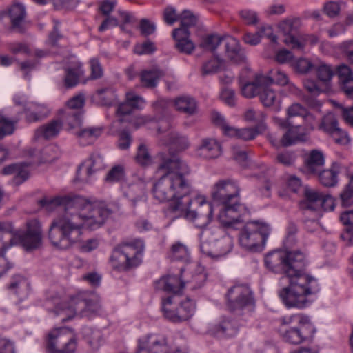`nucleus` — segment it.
<instances>
[{
    "mask_svg": "<svg viewBox=\"0 0 353 353\" xmlns=\"http://www.w3.org/2000/svg\"><path fill=\"white\" fill-rule=\"evenodd\" d=\"M42 207L63 206L64 212L54 218L50 226L48 239L57 248L66 250L81 240L83 229L95 230L102 226L110 216L120 210L118 203H106L68 194L40 201Z\"/></svg>",
    "mask_w": 353,
    "mask_h": 353,
    "instance_id": "f257e3e1",
    "label": "nucleus"
},
{
    "mask_svg": "<svg viewBox=\"0 0 353 353\" xmlns=\"http://www.w3.org/2000/svg\"><path fill=\"white\" fill-rule=\"evenodd\" d=\"M159 170L165 174L154 184L152 194L159 202L172 201L168 211L176 213L190 202L191 187L185 179L190 173L188 165L176 154H161Z\"/></svg>",
    "mask_w": 353,
    "mask_h": 353,
    "instance_id": "f03ea898",
    "label": "nucleus"
},
{
    "mask_svg": "<svg viewBox=\"0 0 353 353\" xmlns=\"http://www.w3.org/2000/svg\"><path fill=\"white\" fill-rule=\"evenodd\" d=\"M285 276L289 279V286L279 293L285 305L288 307L303 308L307 303V296L319 290L317 281L304 272L307 264L305 253L300 250H286Z\"/></svg>",
    "mask_w": 353,
    "mask_h": 353,
    "instance_id": "7ed1b4c3",
    "label": "nucleus"
},
{
    "mask_svg": "<svg viewBox=\"0 0 353 353\" xmlns=\"http://www.w3.org/2000/svg\"><path fill=\"white\" fill-rule=\"evenodd\" d=\"M241 188L237 181L225 179L218 181L212 187L213 200L221 205L218 219L226 228H236L241 216L248 213L247 208L240 201Z\"/></svg>",
    "mask_w": 353,
    "mask_h": 353,
    "instance_id": "20e7f679",
    "label": "nucleus"
},
{
    "mask_svg": "<svg viewBox=\"0 0 353 353\" xmlns=\"http://www.w3.org/2000/svg\"><path fill=\"white\" fill-rule=\"evenodd\" d=\"M42 243V230L37 219L26 222V230H15L12 223L0 222V263L7 265V270L13 268V263L7 261L6 251L12 245L21 244L27 251L39 248Z\"/></svg>",
    "mask_w": 353,
    "mask_h": 353,
    "instance_id": "39448f33",
    "label": "nucleus"
},
{
    "mask_svg": "<svg viewBox=\"0 0 353 353\" xmlns=\"http://www.w3.org/2000/svg\"><path fill=\"white\" fill-rule=\"evenodd\" d=\"M101 309L99 299L94 294H79L72 297L68 304L63 303L54 311L55 315L63 316V322L73 318L79 313L82 316L97 313Z\"/></svg>",
    "mask_w": 353,
    "mask_h": 353,
    "instance_id": "423d86ee",
    "label": "nucleus"
},
{
    "mask_svg": "<svg viewBox=\"0 0 353 353\" xmlns=\"http://www.w3.org/2000/svg\"><path fill=\"white\" fill-rule=\"evenodd\" d=\"M200 238L201 252L212 258L223 256L232 248V239L218 227L203 229Z\"/></svg>",
    "mask_w": 353,
    "mask_h": 353,
    "instance_id": "0eeeda50",
    "label": "nucleus"
},
{
    "mask_svg": "<svg viewBox=\"0 0 353 353\" xmlns=\"http://www.w3.org/2000/svg\"><path fill=\"white\" fill-rule=\"evenodd\" d=\"M143 250L144 243L140 239L118 245L110 257L112 267L119 270H126L138 266L141 263Z\"/></svg>",
    "mask_w": 353,
    "mask_h": 353,
    "instance_id": "6e6552de",
    "label": "nucleus"
},
{
    "mask_svg": "<svg viewBox=\"0 0 353 353\" xmlns=\"http://www.w3.org/2000/svg\"><path fill=\"white\" fill-rule=\"evenodd\" d=\"M270 231L266 223L256 221L247 222L239 233V243L247 250L256 251L265 245Z\"/></svg>",
    "mask_w": 353,
    "mask_h": 353,
    "instance_id": "1a4fd4ad",
    "label": "nucleus"
},
{
    "mask_svg": "<svg viewBox=\"0 0 353 353\" xmlns=\"http://www.w3.org/2000/svg\"><path fill=\"white\" fill-rule=\"evenodd\" d=\"M77 348V340L74 330L68 327L52 329L46 340L48 353H74Z\"/></svg>",
    "mask_w": 353,
    "mask_h": 353,
    "instance_id": "9d476101",
    "label": "nucleus"
},
{
    "mask_svg": "<svg viewBox=\"0 0 353 353\" xmlns=\"http://www.w3.org/2000/svg\"><path fill=\"white\" fill-rule=\"evenodd\" d=\"M190 202L183 208H181L176 214V216H184L195 223L199 228L206 226L212 219V205L205 201L202 197H190Z\"/></svg>",
    "mask_w": 353,
    "mask_h": 353,
    "instance_id": "9b49d317",
    "label": "nucleus"
},
{
    "mask_svg": "<svg viewBox=\"0 0 353 353\" xmlns=\"http://www.w3.org/2000/svg\"><path fill=\"white\" fill-rule=\"evenodd\" d=\"M194 310V301L188 298L181 301L177 307L173 305L172 296H168L162 300V311L164 317L174 323L189 320L192 316Z\"/></svg>",
    "mask_w": 353,
    "mask_h": 353,
    "instance_id": "f8f14e48",
    "label": "nucleus"
},
{
    "mask_svg": "<svg viewBox=\"0 0 353 353\" xmlns=\"http://www.w3.org/2000/svg\"><path fill=\"white\" fill-rule=\"evenodd\" d=\"M226 298L228 307L232 312L241 310L254 303L250 289L243 285H237L230 288Z\"/></svg>",
    "mask_w": 353,
    "mask_h": 353,
    "instance_id": "ddd939ff",
    "label": "nucleus"
},
{
    "mask_svg": "<svg viewBox=\"0 0 353 353\" xmlns=\"http://www.w3.org/2000/svg\"><path fill=\"white\" fill-rule=\"evenodd\" d=\"M301 26V20L299 17L286 18L278 24L279 30L285 36L283 42L286 46L299 50L303 48V44L296 37Z\"/></svg>",
    "mask_w": 353,
    "mask_h": 353,
    "instance_id": "4468645a",
    "label": "nucleus"
},
{
    "mask_svg": "<svg viewBox=\"0 0 353 353\" xmlns=\"http://www.w3.org/2000/svg\"><path fill=\"white\" fill-rule=\"evenodd\" d=\"M305 200L300 203L303 210L317 211L321 208L325 210L334 209L332 199L330 195H325L316 190L305 188L304 190Z\"/></svg>",
    "mask_w": 353,
    "mask_h": 353,
    "instance_id": "2eb2a0df",
    "label": "nucleus"
},
{
    "mask_svg": "<svg viewBox=\"0 0 353 353\" xmlns=\"http://www.w3.org/2000/svg\"><path fill=\"white\" fill-rule=\"evenodd\" d=\"M316 332V328L312 323L288 327L282 333L283 340L289 343L299 345L305 341H311Z\"/></svg>",
    "mask_w": 353,
    "mask_h": 353,
    "instance_id": "dca6fc26",
    "label": "nucleus"
},
{
    "mask_svg": "<svg viewBox=\"0 0 353 353\" xmlns=\"http://www.w3.org/2000/svg\"><path fill=\"white\" fill-rule=\"evenodd\" d=\"M137 353H170V350L165 339L148 335L139 340Z\"/></svg>",
    "mask_w": 353,
    "mask_h": 353,
    "instance_id": "f3484780",
    "label": "nucleus"
},
{
    "mask_svg": "<svg viewBox=\"0 0 353 353\" xmlns=\"http://www.w3.org/2000/svg\"><path fill=\"white\" fill-rule=\"evenodd\" d=\"M104 167L103 159L99 154H94L81 163L77 172V179L88 182L89 178L97 170Z\"/></svg>",
    "mask_w": 353,
    "mask_h": 353,
    "instance_id": "a211bd4d",
    "label": "nucleus"
},
{
    "mask_svg": "<svg viewBox=\"0 0 353 353\" xmlns=\"http://www.w3.org/2000/svg\"><path fill=\"white\" fill-rule=\"evenodd\" d=\"M1 16H8L10 21L11 28L19 32H24V23L26 17L25 6L20 3H15L6 10L1 12Z\"/></svg>",
    "mask_w": 353,
    "mask_h": 353,
    "instance_id": "6ab92c4d",
    "label": "nucleus"
},
{
    "mask_svg": "<svg viewBox=\"0 0 353 353\" xmlns=\"http://www.w3.org/2000/svg\"><path fill=\"white\" fill-rule=\"evenodd\" d=\"M143 182L129 185L124 190V196L130 201L133 208L145 205L146 195Z\"/></svg>",
    "mask_w": 353,
    "mask_h": 353,
    "instance_id": "aec40b11",
    "label": "nucleus"
},
{
    "mask_svg": "<svg viewBox=\"0 0 353 353\" xmlns=\"http://www.w3.org/2000/svg\"><path fill=\"white\" fill-rule=\"evenodd\" d=\"M190 31L184 28H176L173 30L172 36L175 41V48L181 53L191 54L195 46L190 39Z\"/></svg>",
    "mask_w": 353,
    "mask_h": 353,
    "instance_id": "412c9836",
    "label": "nucleus"
},
{
    "mask_svg": "<svg viewBox=\"0 0 353 353\" xmlns=\"http://www.w3.org/2000/svg\"><path fill=\"white\" fill-rule=\"evenodd\" d=\"M225 56L235 63L245 61L246 57L241 50L239 41L232 37H225L223 39Z\"/></svg>",
    "mask_w": 353,
    "mask_h": 353,
    "instance_id": "4be33fe9",
    "label": "nucleus"
},
{
    "mask_svg": "<svg viewBox=\"0 0 353 353\" xmlns=\"http://www.w3.org/2000/svg\"><path fill=\"white\" fill-rule=\"evenodd\" d=\"M341 171V164L333 162L330 168L319 170L315 174L318 176L319 183L327 188L335 187L338 184V175Z\"/></svg>",
    "mask_w": 353,
    "mask_h": 353,
    "instance_id": "5701e85b",
    "label": "nucleus"
},
{
    "mask_svg": "<svg viewBox=\"0 0 353 353\" xmlns=\"http://www.w3.org/2000/svg\"><path fill=\"white\" fill-rule=\"evenodd\" d=\"M265 264L270 271L285 275L286 262L285 252L275 250L268 253L265 258Z\"/></svg>",
    "mask_w": 353,
    "mask_h": 353,
    "instance_id": "b1692460",
    "label": "nucleus"
},
{
    "mask_svg": "<svg viewBox=\"0 0 353 353\" xmlns=\"http://www.w3.org/2000/svg\"><path fill=\"white\" fill-rule=\"evenodd\" d=\"M184 287L185 282L175 275L163 276L155 283L156 289L173 294L179 293Z\"/></svg>",
    "mask_w": 353,
    "mask_h": 353,
    "instance_id": "393cba45",
    "label": "nucleus"
},
{
    "mask_svg": "<svg viewBox=\"0 0 353 353\" xmlns=\"http://www.w3.org/2000/svg\"><path fill=\"white\" fill-rule=\"evenodd\" d=\"M270 80L265 75L261 74H256L254 79L251 82L245 83L241 88V93L246 98H253L260 94L261 89L264 85L270 83Z\"/></svg>",
    "mask_w": 353,
    "mask_h": 353,
    "instance_id": "a878e982",
    "label": "nucleus"
},
{
    "mask_svg": "<svg viewBox=\"0 0 353 353\" xmlns=\"http://www.w3.org/2000/svg\"><path fill=\"white\" fill-rule=\"evenodd\" d=\"M339 83L341 90L350 98H353V72L350 68L341 65L337 68Z\"/></svg>",
    "mask_w": 353,
    "mask_h": 353,
    "instance_id": "bb28decb",
    "label": "nucleus"
},
{
    "mask_svg": "<svg viewBox=\"0 0 353 353\" xmlns=\"http://www.w3.org/2000/svg\"><path fill=\"white\" fill-rule=\"evenodd\" d=\"M325 163V157L322 151L312 150L305 154L304 165L306 171L310 174L317 173Z\"/></svg>",
    "mask_w": 353,
    "mask_h": 353,
    "instance_id": "cd10ccee",
    "label": "nucleus"
},
{
    "mask_svg": "<svg viewBox=\"0 0 353 353\" xmlns=\"http://www.w3.org/2000/svg\"><path fill=\"white\" fill-rule=\"evenodd\" d=\"M82 113L79 110L63 109L59 112V121L61 125H65L68 130L80 127L82 123Z\"/></svg>",
    "mask_w": 353,
    "mask_h": 353,
    "instance_id": "c85d7f7f",
    "label": "nucleus"
},
{
    "mask_svg": "<svg viewBox=\"0 0 353 353\" xmlns=\"http://www.w3.org/2000/svg\"><path fill=\"white\" fill-rule=\"evenodd\" d=\"M198 153L205 159L217 158L221 154V145L216 139L205 138L202 140Z\"/></svg>",
    "mask_w": 353,
    "mask_h": 353,
    "instance_id": "c756f323",
    "label": "nucleus"
},
{
    "mask_svg": "<svg viewBox=\"0 0 353 353\" xmlns=\"http://www.w3.org/2000/svg\"><path fill=\"white\" fill-rule=\"evenodd\" d=\"M290 127L288 131L283 135L281 142L283 146H290L295 144L299 141H305L307 139V134L304 132L303 128L300 125H288Z\"/></svg>",
    "mask_w": 353,
    "mask_h": 353,
    "instance_id": "7c9ffc66",
    "label": "nucleus"
},
{
    "mask_svg": "<svg viewBox=\"0 0 353 353\" xmlns=\"http://www.w3.org/2000/svg\"><path fill=\"white\" fill-rule=\"evenodd\" d=\"M102 128L99 127H89L75 130L74 134L81 145H87L94 143L101 136Z\"/></svg>",
    "mask_w": 353,
    "mask_h": 353,
    "instance_id": "2f4dec72",
    "label": "nucleus"
},
{
    "mask_svg": "<svg viewBox=\"0 0 353 353\" xmlns=\"http://www.w3.org/2000/svg\"><path fill=\"white\" fill-rule=\"evenodd\" d=\"M26 163H12L5 166L2 173L5 175L14 174V182L20 185L28 178V172Z\"/></svg>",
    "mask_w": 353,
    "mask_h": 353,
    "instance_id": "473e14b6",
    "label": "nucleus"
},
{
    "mask_svg": "<svg viewBox=\"0 0 353 353\" xmlns=\"http://www.w3.org/2000/svg\"><path fill=\"white\" fill-rule=\"evenodd\" d=\"M314 70L316 72L319 81L323 85L328 86L329 90L331 79L334 74V68L323 61H314Z\"/></svg>",
    "mask_w": 353,
    "mask_h": 353,
    "instance_id": "72a5a7b5",
    "label": "nucleus"
},
{
    "mask_svg": "<svg viewBox=\"0 0 353 353\" xmlns=\"http://www.w3.org/2000/svg\"><path fill=\"white\" fill-rule=\"evenodd\" d=\"M176 109L188 115H194L197 112L198 105L196 101L190 96H181L174 100Z\"/></svg>",
    "mask_w": 353,
    "mask_h": 353,
    "instance_id": "f704fd0d",
    "label": "nucleus"
},
{
    "mask_svg": "<svg viewBox=\"0 0 353 353\" xmlns=\"http://www.w3.org/2000/svg\"><path fill=\"white\" fill-rule=\"evenodd\" d=\"M83 73L84 71L82 69V64L79 62H77L67 68L65 69V77L64 79L65 85L67 88L75 86L79 83V78Z\"/></svg>",
    "mask_w": 353,
    "mask_h": 353,
    "instance_id": "c9c22d12",
    "label": "nucleus"
},
{
    "mask_svg": "<svg viewBox=\"0 0 353 353\" xmlns=\"http://www.w3.org/2000/svg\"><path fill=\"white\" fill-rule=\"evenodd\" d=\"M225 68V61L218 56H214L203 63L201 72L203 76L219 72Z\"/></svg>",
    "mask_w": 353,
    "mask_h": 353,
    "instance_id": "e433bc0d",
    "label": "nucleus"
},
{
    "mask_svg": "<svg viewBox=\"0 0 353 353\" xmlns=\"http://www.w3.org/2000/svg\"><path fill=\"white\" fill-rule=\"evenodd\" d=\"M164 72L157 68L150 70H144L141 74V81L146 88H154L160 78L163 77Z\"/></svg>",
    "mask_w": 353,
    "mask_h": 353,
    "instance_id": "4c0bfd02",
    "label": "nucleus"
},
{
    "mask_svg": "<svg viewBox=\"0 0 353 353\" xmlns=\"http://www.w3.org/2000/svg\"><path fill=\"white\" fill-rule=\"evenodd\" d=\"M244 119L246 121L256 123V130L258 132H264L266 129L265 123V114L261 111H254L250 108L247 110L244 114Z\"/></svg>",
    "mask_w": 353,
    "mask_h": 353,
    "instance_id": "58836bf2",
    "label": "nucleus"
},
{
    "mask_svg": "<svg viewBox=\"0 0 353 353\" xmlns=\"http://www.w3.org/2000/svg\"><path fill=\"white\" fill-rule=\"evenodd\" d=\"M280 323L282 325L290 327H297L299 325L312 323L310 317L305 314L299 313L292 315L284 316L280 319Z\"/></svg>",
    "mask_w": 353,
    "mask_h": 353,
    "instance_id": "ea45409f",
    "label": "nucleus"
},
{
    "mask_svg": "<svg viewBox=\"0 0 353 353\" xmlns=\"http://www.w3.org/2000/svg\"><path fill=\"white\" fill-rule=\"evenodd\" d=\"M339 128L337 119L332 113L325 115L319 125V129L330 137Z\"/></svg>",
    "mask_w": 353,
    "mask_h": 353,
    "instance_id": "a19ab883",
    "label": "nucleus"
},
{
    "mask_svg": "<svg viewBox=\"0 0 353 353\" xmlns=\"http://www.w3.org/2000/svg\"><path fill=\"white\" fill-rule=\"evenodd\" d=\"M169 139L164 144L170 145L178 150H183L188 148L189 141L185 136L173 132L168 134Z\"/></svg>",
    "mask_w": 353,
    "mask_h": 353,
    "instance_id": "79ce46f5",
    "label": "nucleus"
},
{
    "mask_svg": "<svg viewBox=\"0 0 353 353\" xmlns=\"http://www.w3.org/2000/svg\"><path fill=\"white\" fill-rule=\"evenodd\" d=\"M263 132H258L256 128H248L242 129H236L232 128L229 130L228 136L236 137L243 141H249L255 138V137Z\"/></svg>",
    "mask_w": 353,
    "mask_h": 353,
    "instance_id": "37998d69",
    "label": "nucleus"
},
{
    "mask_svg": "<svg viewBox=\"0 0 353 353\" xmlns=\"http://www.w3.org/2000/svg\"><path fill=\"white\" fill-rule=\"evenodd\" d=\"M169 256L172 261H186L189 258L188 250L185 245L177 242L172 246Z\"/></svg>",
    "mask_w": 353,
    "mask_h": 353,
    "instance_id": "c03bdc74",
    "label": "nucleus"
},
{
    "mask_svg": "<svg viewBox=\"0 0 353 353\" xmlns=\"http://www.w3.org/2000/svg\"><path fill=\"white\" fill-rule=\"evenodd\" d=\"M340 202L344 208L353 205V175L350 176L349 183L340 194Z\"/></svg>",
    "mask_w": 353,
    "mask_h": 353,
    "instance_id": "a18cd8bd",
    "label": "nucleus"
},
{
    "mask_svg": "<svg viewBox=\"0 0 353 353\" xmlns=\"http://www.w3.org/2000/svg\"><path fill=\"white\" fill-rule=\"evenodd\" d=\"M287 122L288 125H291L292 121L290 119L294 117H300L303 119L312 117V115L307 112V109L299 103H294L291 105L287 110Z\"/></svg>",
    "mask_w": 353,
    "mask_h": 353,
    "instance_id": "49530a36",
    "label": "nucleus"
},
{
    "mask_svg": "<svg viewBox=\"0 0 353 353\" xmlns=\"http://www.w3.org/2000/svg\"><path fill=\"white\" fill-rule=\"evenodd\" d=\"M340 220L343 225L347 226L345 236L348 239L350 243L353 245V210L341 213Z\"/></svg>",
    "mask_w": 353,
    "mask_h": 353,
    "instance_id": "de8ad7c7",
    "label": "nucleus"
},
{
    "mask_svg": "<svg viewBox=\"0 0 353 353\" xmlns=\"http://www.w3.org/2000/svg\"><path fill=\"white\" fill-rule=\"evenodd\" d=\"M224 37H221L217 34H209L203 38L200 46L201 48L214 52L216 48L223 43Z\"/></svg>",
    "mask_w": 353,
    "mask_h": 353,
    "instance_id": "09e8293b",
    "label": "nucleus"
},
{
    "mask_svg": "<svg viewBox=\"0 0 353 353\" xmlns=\"http://www.w3.org/2000/svg\"><path fill=\"white\" fill-rule=\"evenodd\" d=\"M215 329L218 333H221L227 336H233L238 331L236 323L229 319L222 321L216 326Z\"/></svg>",
    "mask_w": 353,
    "mask_h": 353,
    "instance_id": "8fccbe9b",
    "label": "nucleus"
},
{
    "mask_svg": "<svg viewBox=\"0 0 353 353\" xmlns=\"http://www.w3.org/2000/svg\"><path fill=\"white\" fill-rule=\"evenodd\" d=\"M271 83L264 85V88L261 89L259 98L264 106L270 107L275 102L276 94L275 92L270 86Z\"/></svg>",
    "mask_w": 353,
    "mask_h": 353,
    "instance_id": "3c124183",
    "label": "nucleus"
},
{
    "mask_svg": "<svg viewBox=\"0 0 353 353\" xmlns=\"http://www.w3.org/2000/svg\"><path fill=\"white\" fill-rule=\"evenodd\" d=\"M17 122L18 119L10 120L0 112V139L12 134L14 131V124Z\"/></svg>",
    "mask_w": 353,
    "mask_h": 353,
    "instance_id": "603ef678",
    "label": "nucleus"
},
{
    "mask_svg": "<svg viewBox=\"0 0 353 353\" xmlns=\"http://www.w3.org/2000/svg\"><path fill=\"white\" fill-rule=\"evenodd\" d=\"M62 125L59 120H54L40 128L43 136L46 139H50L57 136L61 130Z\"/></svg>",
    "mask_w": 353,
    "mask_h": 353,
    "instance_id": "864d4df0",
    "label": "nucleus"
},
{
    "mask_svg": "<svg viewBox=\"0 0 353 353\" xmlns=\"http://www.w3.org/2000/svg\"><path fill=\"white\" fill-rule=\"evenodd\" d=\"M28 285V283L23 276L14 275L8 285V289L19 296L22 291L26 290Z\"/></svg>",
    "mask_w": 353,
    "mask_h": 353,
    "instance_id": "5fc2aeb1",
    "label": "nucleus"
},
{
    "mask_svg": "<svg viewBox=\"0 0 353 353\" xmlns=\"http://www.w3.org/2000/svg\"><path fill=\"white\" fill-rule=\"evenodd\" d=\"M97 96L103 105L110 106L115 99V94L110 88L99 89L97 91Z\"/></svg>",
    "mask_w": 353,
    "mask_h": 353,
    "instance_id": "6e6d98bb",
    "label": "nucleus"
},
{
    "mask_svg": "<svg viewBox=\"0 0 353 353\" xmlns=\"http://www.w3.org/2000/svg\"><path fill=\"white\" fill-rule=\"evenodd\" d=\"M124 176L125 170L123 166L118 165L112 167L108 172L105 181L108 183H115L122 180Z\"/></svg>",
    "mask_w": 353,
    "mask_h": 353,
    "instance_id": "4d7b16f0",
    "label": "nucleus"
},
{
    "mask_svg": "<svg viewBox=\"0 0 353 353\" xmlns=\"http://www.w3.org/2000/svg\"><path fill=\"white\" fill-rule=\"evenodd\" d=\"M270 76H266L270 80V83H276L280 85H285L288 83L287 74L280 69H273L270 73Z\"/></svg>",
    "mask_w": 353,
    "mask_h": 353,
    "instance_id": "13d9d810",
    "label": "nucleus"
},
{
    "mask_svg": "<svg viewBox=\"0 0 353 353\" xmlns=\"http://www.w3.org/2000/svg\"><path fill=\"white\" fill-rule=\"evenodd\" d=\"M179 20L181 21V27L179 28H184L188 30L190 27L196 25L197 17L190 10H184L179 14Z\"/></svg>",
    "mask_w": 353,
    "mask_h": 353,
    "instance_id": "bf43d9fd",
    "label": "nucleus"
},
{
    "mask_svg": "<svg viewBox=\"0 0 353 353\" xmlns=\"http://www.w3.org/2000/svg\"><path fill=\"white\" fill-rule=\"evenodd\" d=\"M304 87L310 93L314 95L328 90V86L323 85L321 82L312 79L305 80Z\"/></svg>",
    "mask_w": 353,
    "mask_h": 353,
    "instance_id": "052dcab7",
    "label": "nucleus"
},
{
    "mask_svg": "<svg viewBox=\"0 0 353 353\" xmlns=\"http://www.w3.org/2000/svg\"><path fill=\"white\" fill-rule=\"evenodd\" d=\"M137 161L142 165H148L151 163V156L144 144H140L136 155Z\"/></svg>",
    "mask_w": 353,
    "mask_h": 353,
    "instance_id": "680f3d73",
    "label": "nucleus"
},
{
    "mask_svg": "<svg viewBox=\"0 0 353 353\" xmlns=\"http://www.w3.org/2000/svg\"><path fill=\"white\" fill-rule=\"evenodd\" d=\"M342 2L329 1L325 3L323 6L324 13L330 18H334L339 15L341 11V4Z\"/></svg>",
    "mask_w": 353,
    "mask_h": 353,
    "instance_id": "e2e57ef3",
    "label": "nucleus"
},
{
    "mask_svg": "<svg viewBox=\"0 0 353 353\" xmlns=\"http://www.w3.org/2000/svg\"><path fill=\"white\" fill-rule=\"evenodd\" d=\"M241 20L247 25H255L259 21L257 13L250 9H243L239 12Z\"/></svg>",
    "mask_w": 353,
    "mask_h": 353,
    "instance_id": "0e129e2a",
    "label": "nucleus"
},
{
    "mask_svg": "<svg viewBox=\"0 0 353 353\" xmlns=\"http://www.w3.org/2000/svg\"><path fill=\"white\" fill-rule=\"evenodd\" d=\"M91 70L90 79H98L102 77L103 74V68L97 58H92L90 61Z\"/></svg>",
    "mask_w": 353,
    "mask_h": 353,
    "instance_id": "69168bd1",
    "label": "nucleus"
},
{
    "mask_svg": "<svg viewBox=\"0 0 353 353\" xmlns=\"http://www.w3.org/2000/svg\"><path fill=\"white\" fill-rule=\"evenodd\" d=\"M331 137L334 142L341 145H347L350 143L351 139L347 132L341 128L337 130Z\"/></svg>",
    "mask_w": 353,
    "mask_h": 353,
    "instance_id": "338daca9",
    "label": "nucleus"
},
{
    "mask_svg": "<svg viewBox=\"0 0 353 353\" xmlns=\"http://www.w3.org/2000/svg\"><path fill=\"white\" fill-rule=\"evenodd\" d=\"M296 154L293 152L285 151L277 154L276 160L285 166H290L294 164Z\"/></svg>",
    "mask_w": 353,
    "mask_h": 353,
    "instance_id": "774afa93",
    "label": "nucleus"
}]
</instances>
